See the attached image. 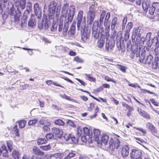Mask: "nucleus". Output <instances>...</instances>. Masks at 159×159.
<instances>
[{"label": "nucleus", "mask_w": 159, "mask_h": 159, "mask_svg": "<svg viewBox=\"0 0 159 159\" xmlns=\"http://www.w3.org/2000/svg\"><path fill=\"white\" fill-rule=\"evenodd\" d=\"M14 3L15 6L17 7L18 11H17L14 7L13 4L9 5L8 8H10L8 13L10 15L11 20L16 24L20 23V10L24 9L25 7L26 0H14Z\"/></svg>", "instance_id": "obj_1"}, {"label": "nucleus", "mask_w": 159, "mask_h": 159, "mask_svg": "<svg viewBox=\"0 0 159 159\" xmlns=\"http://www.w3.org/2000/svg\"><path fill=\"white\" fill-rule=\"evenodd\" d=\"M96 7H96L95 4H92L89 8L87 14V18L88 21L90 25L92 24L97 13L98 8Z\"/></svg>", "instance_id": "obj_2"}, {"label": "nucleus", "mask_w": 159, "mask_h": 159, "mask_svg": "<svg viewBox=\"0 0 159 159\" xmlns=\"http://www.w3.org/2000/svg\"><path fill=\"white\" fill-rule=\"evenodd\" d=\"M84 21L82 23L83 26H81V29H80V30L81 32V39L84 42H85L89 37L90 30H89L87 29L85 27V16L84 17Z\"/></svg>", "instance_id": "obj_3"}, {"label": "nucleus", "mask_w": 159, "mask_h": 159, "mask_svg": "<svg viewBox=\"0 0 159 159\" xmlns=\"http://www.w3.org/2000/svg\"><path fill=\"white\" fill-rule=\"evenodd\" d=\"M142 155L140 150L133 149L130 153L131 159H141Z\"/></svg>", "instance_id": "obj_4"}, {"label": "nucleus", "mask_w": 159, "mask_h": 159, "mask_svg": "<svg viewBox=\"0 0 159 159\" xmlns=\"http://www.w3.org/2000/svg\"><path fill=\"white\" fill-rule=\"evenodd\" d=\"M93 140L97 142L99 147H101L102 144L100 142V139L101 136L100 131L98 129H94L93 130Z\"/></svg>", "instance_id": "obj_5"}, {"label": "nucleus", "mask_w": 159, "mask_h": 159, "mask_svg": "<svg viewBox=\"0 0 159 159\" xmlns=\"http://www.w3.org/2000/svg\"><path fill=\"white\" fill-rule=\"evenodd\" d=\"M120 142L118 140L116 139L114 141L113 139H111L107 147L111 149H112L114 146V148L118 149L120 146Z\"/></svg>", "instance_id": "obj_6"}, {"label": "nucleus", "mask_w": 159, "mask_h": 159, "mask_svg": "<svg viewBox=\"0 0 159 159\" xmlns=\"http://www.w3.org/2000/svg\"><path fill=\"white\" fill-rule=\"evenodd\" d=\"M133 26V25L131 22L128 23L127 25L124 33V38L125 40H128L129 38V32Z\"/></svg>", "instance_id": "obj_7"}, {"label": "nucleus", "mask_w": 159, "mask_h": 159, "mask_svg": "<svg viewBox=\"0 0 159 159\" xmlns=\"http://www.w3.org/2000/svg\"><path fill=\"white\" fill-rule=\"evenodd\" d=\"M34 10L35 15L38 18H40L41 17L42 11L38 3H36L34 4Z\"/></svg>", "instance_id": "obj_8"}, {"label": "nucleus", "mask_w": 159, "mask_h": 159, "mask_svg": "<svg viewBox=\"0 0 159 159\" xmlns=\"http://www.w3.org/2000/svg\"><path fill=\"white\" fill-rule=\"evenodd\" d=\"M75 10V6L73 5H71L69 8V12L68 13V16L67 19L70 22H71L74 16Z\"/></svg>", "instance_id": "obj_9"}, {"label": "nucleus", "mask_w": 159, "mask_h": 159, "mask_svg": "<svg viewBox=\"0 0 159 159\" xmlns=\"http://www.w3.org/2000/svg\"><path fill=\"white\" fill-rule=\"evenodd\" d=\"M153 57L152 56L151 54L148 55L147 58H145V57H143V60H139L140 62H143L144 64H152V65L153 63Z\"/></svg>", "instance_id": "obj_10"}, {"label": "nucleus", "mask_w": 159, "mask_h": 159, "mask_svg": "<svg viewBox=\"0 0 159 159\" xmlns=\"http://www.w3.org/2000/svg\"><path fill=\"white\" fill-rule=\"evenodd\" d=\"M83 12L82 11H79L77 17V27L78 30L81 29V24L83 18Z\"/></svg>", "instance_id": "obj_11"}, {"label": "nucleus", "mask_w": 159, "mask_h": 159, "mask_svg": "<svg viewBox=\"0 0 159 159\" xmlns=\"http://www.w3.org/2000/svg\"><path fill=\"white\" fill-rule=\"evenodd\" d=\"M109 140V136L105 134H103L101 135L100 142L101 143L102 145L103 143L104 145H107Z\"/></svg>", "instance_id": "obj_12"}, {"label": "nucleus", "mask_w": 159, "mask_h": 159, "mask_svg": "<svg viewBox=\"0 0 159 159\" xmlns=\"http://www.w3.org/2000/svg\"><path fill=\"white\" fill-rule=\"evenodd\" d=\"M141 28L137 27L134 28L132 31V38L135 39L136 36L139 37L141 34Z\"/></svg>", "instance_id": "obj_13"}, {"label": "nucleus", "mask_w": 159, "mask_h": 159, "mask_svg": "<svg viewBox=\"0 0 159 159\" xmlns=\"http://www.w3.org/2000/svg\"><path fill=\"white\" fill-rule=\"evenodd\" d=\"M129 147L127 145L123 146L121 149V154L123 157L125 158L129 154Z\"/></svg>", "instance_id": "obj_14"}, {"label": "nucleus", "mask_w": 159, "mask_h": 159, "mask_svg": "<svg viewBox=\"0 0 159 159\" xmlns=\"http://www.w3.org/2000/svg\"><path fill=\"white\" fill-rule=\"evenodd\" d=\"M63 137L66 141H69L70 143L75 142V138L73 135L66 134Z\"/></svg>", "instance_id": "obj_15"}, {"label": "nucleus", "mask_w": 159, "mask_h": 159, "mask_svg": "<svg viewBox=\"0 0 159 159\" xmlns=\"http://www.w3.org/2000/svg\"><path fill=\"white\" fill-rule=\"evenodd\" d=\"M131 48V51L134 54H135L136 57H139L140 56V48L138 49L137 46L136 45L133 46H130Z\"/></svg>", "instance_id": "obj_16"}, {"label": "nucleus", "mask_w": 159, "mask_h": 159, "mask_svg": "<svg viewBox=\"0 0 159 159\" xmlns=\"http://www.w3.org/2000/svg\"><path fill=\"white\" fill-rule=\"evenodd\" d=\"M147 128L152 133H157V130L153 125L150 122H148L146 124Z\"/></svg>", "instance_id": "obj_17"}, {"label": "nucleus", "mask_w": 159, "mask_h": 159, "mask_svg": "<svg viewBox=\"0 0 159 159\" xmlns=\"http://www.w3.org/2000/svg\"><path fill=\"white\" fill-rule=\"evenodd\" d=\"M69 4L67 3L64 4L62 9V13L63 16L66 17L68 13Z\"/></svg>", "instance_id": "obj_18"}, {"label": "nucleus", "mask_w": 159, "mask_h": 159, "mask_svg": "<svg viewBox=\"0 0 159 159\" xmlns=\"http://www.w3.org/2000/svg\"><path fill=\"white\" fill-rule=\"evenodd\" d=\"M137 110L141 116L146 119H150V117L149 115L143 111L141 108L138 107Z\"/></svg>", "instance_id": "obj_19"}, {"label": "nucleus", "mask_w": 159, "mask_h": 159, "mask_svg": "<svg viewBox=\"0 0 159 159\" xmlns=\"http://www.w3.org/2000/svg\"><path fill=\"white\" fill-rule=\"evenodd\" d=\"M33 153L37 155L42 156L43 155L44 153L41 151L38 148L34 146L33 148Z\"/></svg>", "instance_id": "obj_20"}, {"label": "nucleus", "mask_w": 159, "mask_h": 159, "mask_svg": "<svg viewBox=\"0 0 159 159\" xmlns=\"http://www.w3.org/2000/svg\"><path fill=\"white\" fill-rule=\"evenodd\" d=\"M115 46V43L107 40L106 44V49L108 51L109 49H112Z\"/></svg>", "instance_id": "obj_21"}, {"label": "nucleus", "mask_w": 159, "mask_h": 159, "mask_svg": "<svg viewBox=\"0 0 159 159\" xmlns=\"http://www.w3.org/2000/svg\"><path fill=\"white\" fill-rule=\"evenodd\" d=\"M64 130L65 129H63V131L61 129H60L57 128L55 127L52 128V133L56 135H62L64 133Z\"/></svg>", "instance_id": "obj_22"}, {"label": "nucleus", "mask_w": 159, "mask_h": 159, "mask_svg": "<svg viewBox=\"0 0 159 159\" xmlns=\"http://www.w3.org/2000/svg\"><path fill=\"white\" fill-rule=\"evenodd\" d=\"M57 5L56 2L54 1H52L50 2L49 7V10L51 11H52V12H55L56 6Z\"/></svg>", "instance_id": "obj_23"}, {"label": "nucleus", "mask_w": 159, "mask_h": 159, "mask_svg": "<svg viewBox=\"0 0 159 159\" xmlns=\"http://www.w3.org/2000/svg\"><path fill=\"white\" fill-rule=\"evenodd\" d=\"M103 28L102 27L100 28L101 32H100L101 35H105L107 36H109L110 26H108L106 27L105 31L102 30Z\"/></svg>", "instance_id": "obj_24"}, {"label": "nucleus", "mask_w": 159, "mask_h": 159, "mask_svg": "<svg viewBox=\"0 0 159 159\" xmlns=\"http://www.w3.org/2000/svg\"><path fill=\"white\" fill-rule=\"evenodd\" d=\"M20 156V154L18 150H14L13 151L11 154V156L13 159H19Z\"/></svg>", "instance_id": "obj_25"}, {"label": "nucleus", "mask_w": 159, "mask_h": 159, "mask_svg": "<svg viewBox=\"0 0 159 159\" xmlns=\"http://www.w3.org/2000/svg\"><path fill=\"white\" fill-rule=\"evenodd\" d=\"M40 124L45 126H50L51 123L48 120L45 119H43L40 120L39 122Z\"/></svg>", "instance_id": "obj_26"}, {"label": "nucleus", "mask_w": 159, "mask_h": 159, "mask_svg": "<svg viewBox=\"0 0 159 159\" xmlns=\"http://www.w3.org/2000/svg\"><path fill=\"white\" fill-rule=\"evenodd\" d=\"M36 23L34 19V16L33 14L31 16V17L28 23L29 26L33 27Z\"/></svg>", "instance_id": "obj_27"}, {"label": "nucleus", "mask_w": 159, "mask_h": 159, "mask_svg": "<svg viewBox=\"0 0 159 159\" xmlns=\"http://www.w3.org/2000/svg\"><path fill=\"white\" fill-rule=\"evenodd\" d=\"M75 25L76 23L75 22H73L69 30V33L72 35H74L75 32Z\"/></svg>", "instance_id": "obj_28"}, {"label": "nucleus", "mask_w": 159, "mask_h": 159, "mask_svg": "<svg viewBox=\"0 0 159 159\" xmlns=\"http://www.w3.org/2000/svg\"><path fill=\"white\" fill-rule=\"evenodd\" d=\"M50 25V21L47 20L45 19L43 20V27L45 30L47 29Z\"/></svg>", "instance_id": "obj_29"}, {"label": "nucleus", "mask_w": 159, "mask_h": 159, "mask_svg": "<svg viewBox=\"0 0 159 159\" xmlns=\"http://www.w3.org/2000/svg\"><path fill=\"white\" fill-rule=\"evenodd\" d=\"M1 154H2L3 156L5 157L8 156V152L6 149V147L5 145H2L1 148Z\"/></svg>", "instance_id": "obj_30"}, {"label": "nucleus", "mask_w": 159, "mask_h": 159, "mask_svg": "<svg viewBox=\"0 0 159 159\" xmlns=\"http://www.w3.org/2000/svg\"><path fill=\"white\" fill-rule=\"evenodd\" d=\"M117 19L116 17L114 18L112 20L111 25V30H113L115 29L117 23Z\"/></svg>", "instance_id": "obj_31"}, {"label": "nucleus", "mask_w": 159, "mask_h": 159, "mask_svg": "<svg viewBox=\"0 0 159 159\" xmlns=\"http://www.w3.org/2000/svg\"><path fill=\"white\" fill-rule=\"evenodd\" d=\"M63 154L60 153L53 154L50 156V157H55L56 159H62L63 157Z\"/></svg>", "instance_id": "obj_32"}, {"label": "nucleus", "mask_w": 159, "mask_h": 159, "mask_svg": "<svg viewBox=\"0 0 159 159\" xmlns=\"http://www.w3.org/2000/svg\"><path fill=\"white\" fill-rule=\"evenodd\" d=\"M152 33L149 32L147 34L146 37V39L147 41V44L148 47H150L151 46L152 43H150V38L151 36Z\"/></svg>", "instance_id": "obj_33"}, {"label": "nucleus", "mask_w": 159, "mask_h": 159, "mask_svg": "<svg viewBox=\"0 0 159 159\" xmlns=\"http://www.w3.org/2000/svg\"><path fill=\"white\" fill-rule=\"evenodd\" d=\"M70 23L67 19H66L64 21V27L63 31L64 32H66L68 30L69 23Z\"/></svg>", "instance_id": "obj_34"}, {"label": "nucleus", "mask_w": 159, "mask_h": 159, "mask_svg": "<svg viewBox=\"0 0 159 159\" xmlns=\"http://www.w3.org/2000/svg\"><path fill=\"white\" fill-rule=\"evenodd\" d=\"M106 12L105 11H101L100 17V24L102 23L104 18L106 15Z\"/></svg>", "instance_id": "obj_35"}, {"label": "nucleus", "mask_w": 159, "mask_h": 159, "mask_svg": "<svg viewBox=\"0 0 159 159\" xmlns=\"http://www.w3.org/2000/svg\"><path fill=\"white\" fill-rule=\"evenodd\" d=\"M93 33L92 35L94 38L97 39L98 37L99 32H101V30H100V27L99 30H92Z\"/></svg>", "instance_id": "obj_36"}, {"label": "nucleus", "mask_w": 159, "mask_h": 159, "mask_svg": "<svg viewBox=\"0 0 159 159\" xmlns=\"http://www.w3.org/2000/svg\"><path fill=\"white\" fill-rule=\"evenodd\" d=\"M47 141V140L46 139L40 138L37 140V143L38 145H40L46 143Z\"/></svg>", "instance_id": "obj_37"}, {"label": "nucleus", "mask_w": 159, "mask_h": 159, "mask_svg": "<svg viewBox=\"0 0 159 159\" xmlns=\"http://www.w3.org/2000/svg\"><path fill=\"white\" fill-rule=\"evenodd\" d=\"M84 75L86 76L85 78L86 79L89 80L91 81L95 82V79L92 77H91V75L90 74H84Z\"/></svg>", "instance_id": "obj_38"}, {"label": "nucleus", "mask_w": 159, "mask_h": 159, "mask_svg": "<svg viewBox=\"0 0 159 159\" xmlns=\"http://www.w3.org/2000/svg\"><path fill=\"white\" fill-rule=\"evenodd\" d=\"M40 148L44 151H48L51 148V146L49 144L46 146H40Z\"/></svg>", "instance_id": "obj_39"}, {"label": "nucleus", "mask_w": 159, "mask_h": 159, "mask_svg": "<svg viewBox=\"0 0 159 159\" xmlns=\"http://www.w3.org/2000/svg\"><path fill=\"white\" fill-rule=\"evenodd\" d=\"M105 43V40L102 39H100L98 42V48H101Z\"/></svg>", "instance_id": "obj_40"}, {"label": "nucleus", "mask_w": 159, "mask_h": 159, "mask_svg": "<svg viewBox=\"0 0 159 159\" xmlns=\"http://www.w3.org/2000/svg\"><path fill=\"white\" fill-rule=\"evenodd\" d=\"M98 22L97 21L94 22L93 24L92 30H98Z\"/></svg>", "instance_id": "obj_41"}, {"label": "nucleus", "mask_w": 159, "mask_h": 159, "mask_svg": "<svg viewBox=\"0 0 159 159\" xmlns=\"http://www.w3.org/2000/svg\"><path fill=\"white\" fill-rule=\"evenodd\" d=\"M32 5L30 2H28L26 6V11H27L30 12L32 11Z\"/></svg>", "instance_id": "obj_42"}, {"label": "nucleus", "mask_w": 159, "mask_h": 159, "mask_svg": "<svg viewBox=\"0 0 159 159\" xmlns=\"http://www.w3.org/2000/svg\"><path fill=\"white\" fill-rule=\"evenodd\" d=\"M55 124L56 125L62 126L64 124V122L61 120L58 119L56 120L54 122Z\"/></svg>", "instance_id": "obj_43"}, {"label": "nucleus", "mask_w": 159, "mask_h": 159, "mask_svg": "<svg viewBox=\"0 0 159 159\" xmlns=\"http://www.w3.org/2000/svg\"><path fill=\"white\" fill-rule=\"evenodd\" d=\"M127 17L126 16L123 19L122 23V30H124L125 29V25L127 22Z\"/></svg>", "instance_id": "obj_44"}, {"label": "nucleus", "mask_w": 159, "mask_h": 159, "mask_svg": "<svg viewBox=\"0 0 159 159\" xmlns=\"http://www.w3.org/2000/svg\"><path fill=\"white\" fill-rule=\"evenodd\" d=\"M26 124V121L24 120H21L19 122V125L20 128L24 127Z\"/></svg>", "instance_id": "obj_45"}, {"label": "nucleus", "mask_w": 159, "mask_h": 159, "mask_svg": "<svg viewBox=\"0 0 159 159\" xmlns=\"http://www.w3.org/2000/svg\"><path fill=\"white\" fill-rule=\"evenodd\" d=\"M12 131L14 132L16 136H19L17 125H15L13 127L12 129Z\"/></svg>", "instance_id": "obj_46"}, {"label": "nucleus", "mask_w": 159, "mask_h": 159, "mask_svg": "<svg viewBox=\"0 0 159 159\" xmlns=\"http://www.w3.org/2000/svg\"><path fill=\"white\" fill-rule=\"evenodd\" d=\"M152 67L154 69H158L159 70V61H154L152 64Z\"/></svg>", "instance_id": "obj_47"}, {"label": "nucleus", "mask_w": 159, "mask_h": 159, "mask_svg": "<svg viewBox=\"0 0 159 159\" xmlns=\"http://www.w3.org/2000/svg\"><path fill=\"white\" fill-rule=\"evenodd\" d=\"M142 6L143 10L145 11H147L148 7V5H147V3L145 2H142Z\"/></svg>", "instance_id": "obj_48"}, {"label": "nucleus", "mask_w": 159, "mask_h": 159, "mask_svg": "<svg viewBox=\"0 0 159 159\" xmlns=\"http://www.w3.org/2000/svg\"><path fill=\"white\" fill-rule=\"evenodd\" d=\"M27 17L26 16H23L21 18V25H23L24 24H25L27 20Z\"/></svg>", "instance_id": "obj_49"}, {"label": "nucleus", "mask_w": 159, "mask_h": 159, "mask_svg": "<svg viewBox=\"0 0 159 159\" xmlns=\"http://www.w3.org/2000/svg\"><path fill=\"white\" fill-rule=\"evenodd\" d=\"M74 60L78 63H82L84 61V60L82 59L78 56L75 57Z\"/></svg>", "instance_id": "obj_50"}, {"label": "nucleus", "mask_w": 159, "mask_h": 159, "mask_svg": "<svg viewBox=\"0 0 159 159\" xmlns=\"http://www.w3.org/2000/svg\"><path fill=\"white\" fill-rule=\"evenodd\" d=\"M38 121V120L34 119L33 120H30L28 122V124L29 125H34Z\"/></svg>", "instance_id": "obj_51"}, {"label": "nucleus", "mask_w": 159, "mask_h": 159, "mask_svg": "<svg viewBox=\"0 0 159 159\" xmlns=\"http://www.w3.org/2000/svg\"><path fill=\"white\" fill-rule=\"evenodd\" d=\"M47 139H50L54 138V136L51 133H48L46 135Z\"/></svg>", "instance_id": "obj_52"}, {"label": "nucleus", "mask_w": 159, "mask_h": 159, "mask_svg": "<svg viewBox=\"0 0 159 159\" xmlns=\"http://www.w3.org/2000/svg\"><path fill=\"white\" fill-rule=\"evenodd\" d=\"M75 155V153H70L65 158V159H69L73 157H74Z\"/></svg>", "instance_id": "obj_53"}, {"label": "nucleus", "mask_w": 159, "mask_h": 159, "mask_svg": "<svg viewBox=\"0 0 159 159\" xmlns=\"http://www.w3.org/2000/svg\"><path fill=\"white\" fill-rule=\"evenodd\" d=\"M155 7L153 6H152L150 7L149 10V14L151 15L153 14L155 11Z\"/></svg>", "instance_id": "obj_54"}, {"label": "nucleus", "mask_w": 159, "mask_h": 159, "mask_svg": "<svg viewBox=\"0 0 159 159\" xmlns=\"http://www.w3.org/2000/svg\"><path fill=\"white\" fill-rule=\"evenodd\" d=\"M12 143L11 141H9L7 142V145L8 148L9 150L11 152L12 149Z\"/></svg>", "instance_id": "obj_55"}, {"label": "nucleus", "mask_w": 159, "mask_h": 159, "mask_svg": "<svg viewBox=\"0 0 159 159\" xmlns=\"http://www.w3.org/2000/svg\"><path fill=\"white\" fill-rule=\"evenodd\" d=\"M104 79L107 81H111L114 83H116V82L115 80L108 76H105L104 77Z\"/></svg>", "instance_id": "obj_56"}, {"label": "nucleus", "mask_w": 159, "mask_h": 159, "mask_svg": "<svg viewBox=\"0 0 159 159\" xmlns=\"http://www.w3.org/2000/svg\"><path fill=\"white\" fill-rule=\"evenodd\" d=\"M155 39L156 40L157 42L156 43V48L155 50V51L156 50H158L159 49V38L157 37Z\"/></svg>", "instance_id": "obj_57"}, {"label": "nucleus", "mask_w": 159, "mask_h": 159, "mask_svg": "<svg viewBox=\"0 0 159 159\" xmlns=\"http://www.w3.org/2000/svg\"><path fill=\"white\" fill-rule=\"evenodd\" d=\"M66 123L73 127H76L75 125L74 124V122L70 120H67Z\"/></svg>", "instance_id": "obj_58"}, {"label": "nucleus", "mask_w": 159, "mask_h": 159, "mask_svg": "<svg viewBox=\"0 0 159 159\" xmlns=\"http://www.w3.org/2000/svg\"><path fill=\"white\" fill-rule=\"evenodd\" d=\"M50 126H45L43 127V130L45 132H47L50 130V128L49 127Z\"/></svg>", "instance_id": "obj_59"}, {"label": "nucleus", "mask_w": 159, "mask_h": 159, "mask_svg": "<svg viewBox=\"0 0 159 159\" xmlns=\"http://www.w3.org/2000/svg\"><path fill=\"white\" fill-rule=\"evenodd\" d=\"M119 66H120V67L119 68V69L122 71L123 72L125 73L127 67L120 65Z\"/></svg>", "instance_id": "obj_60"}, {"label": "nucleus", "mask_w": 159, "mask_h": 159, "mask_svg": "<svg viewBox=\"0 0 159 159\" xmlns=\"http://www.w3.org/2000/svg\"><path fill=\"white\" fill-rule=\"evenodd\" d=\"M87 137L89 138V137L88 136H82L81 138V141L84 143H86L87 141V139L88 138Z\"/></svg>", "instance_id": "obj_61"}, {"label": "nucleus", "mask_w": 159, "mask_h": 159, "mask_svg": "<svg viewBox=\"0 0 159 159\" xmlns=\"http://www.w3.org/2000/svg\"><path fill=\"white\" fill-rule=\"evenodd\" d=\"M90 107H88V110L89 111H91L94 107L95 104L94 103H91L90 104Z\"/></svg>", "instance_id": "obj_62"}, {"label": "nucleus", "mask_w": 159, "mask_h": 159, "mask_svg": "<svg viewBox=\"0 0 159 159\" xmlns=\"http://www.w3.org/2000/svg\"><path fill=\"white\" fill-rule=\"evenodd\" d=\"M159 60V52H157L155 56V61H158Z\"/></svg>", "instance_id": "obj_63"}, {"label": "nucleus", "mask_w": 159, "mask_h": 159, "mask_svg": "<svg viewBox=\"0 0 159 159\" xmlns=\"http://www.w3.org/2000/svg\"><path fill=\"white\" fill-rule=\"evenodd\" d=\"M136 129L142 132L144 134H146V131L145 129H144L142 128H137Z\"/></svg>", "instance_id": "obj_64"}]
</instances>
